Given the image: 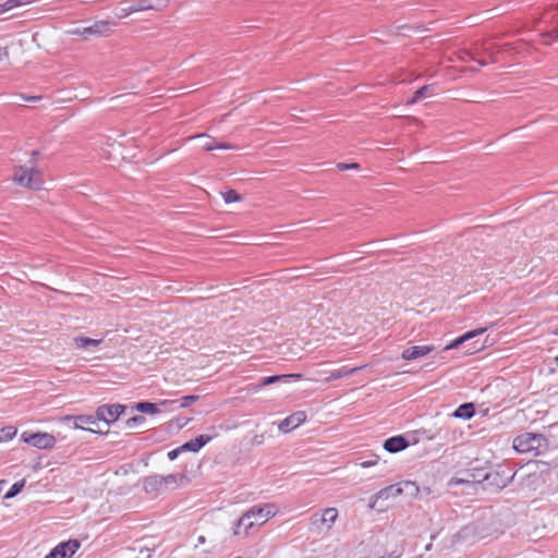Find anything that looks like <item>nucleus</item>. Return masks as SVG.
Returning a JSON list of instances; mask_svg holds the SVG:
<instances>
[{
  "instance_id": "obj_5",
  "label": "nucleus",
  "mask_w": 558,
  "mask_h": 558,
  "mask_svg": "<svg viewBox=\"0 0 558 558\" xmlns=\"http://www.w3.org/2000/svg\"><path fill=\"white\" fill-rule=\"evenodd\" d=\"M64 420L72 421L74 428L76 429H84L96 434H107V430H102L99 427V418L97 417V413H95V415H68Z\"/></svg>"
},
{
  "instance_id": "obj_10",
  "label": "nucleus",
  "mask_w": 558,
  "mask_h": 558,
  "mask_svg": "<svg viewBox=\"0 0 558 558\" xmlns=\"http://www.w3.org/2000/svg\"><path fill=\"white\" fill-rule=\"evenodd\" d=\"M111 32L110 22L97 21L90 26L82 27V37L89 39L93 36H106Z\"/></svg>"
},
{
  "instance_id": "obj_28",
  "label": "nucleus",
  "mask_w": 558,
  "mask_h": 558,
  "mask_svg": "<svg viewBox=\"0 0 558 558\" xmlns=\"http://www.w3.org/2000/svg\"><path fill=\"white\" fill-rule=\"evenodd\" d=\"M25 486V480H21L19 482H15L10 489L5 493L4 498L10 499L15 497L17 494H20Z\"/></svg>"
},
{
  "instance_id": "obj_24",
  "label": "nucleus",
  "mask_w": 558,
  "mask_h": 558,
  "mask_svg": "<svg viewBox=\"0 0 558 558\" xmlns=\"http://www.w3.org/2000/svg\"><path fill=\"white\" fill-rule=\"evenodd\" d=\"M161 480H162V485L165 487H168V486L175 487L179 482H182L185 480V475H183V474H169L166 476L161 475Z\"/></svg>"
},
{
  "instance_id": "obj_16",
  "label": "nucleus",
  "mask_w": 558,
  "mask_h": 558,
  "mask_svg": "<svg viewBox=\"0 0 558 558\" xmlns=\"http://www.w3.org/2000/svg\"><path fill=\"white\" fill-rule=\"evenodd\" d=\"M211 439H213V436L199 435V436L195 437L194 439H191V440L184 442L182 446H180V450H182V452H185V451L198 452Z\"/></svg>"
},
{
  "instance_id": "obj_41",
  "label": "nucleus",
  "mask_w": 558,
  "mask_h": 558,
  "mask_svg": "<svg viewBox=\"0 0 558 558\" xmlns=\"http://www.w3.org/2000/svg\"><path fill=\"white\" fill-rule=\"evenodd\" d=\"M69 33L72 34V35H77V36L82 37V27L73 28Z\"/></svg>"
},
{
  "instance_id": "obj_6",
  "label": "nucleus",
  "mask_w": 558,
  "mask_h": 558,
  "mask_svg": "<svg viewBox=\"0 0 558 558\" xmlns=\"http://www.w3.org/2000/svg\"><path fill=\"white\" fill-rule=\"evenodd\" d=\"M126 405L120 403L113 404H102L97 408L96 413L99 422H104L107 432L109 430V425L116 422L126 410Z\"/></svg>"
},
{
  "instance_id": "obj_35",
  "label": "nucleus",
  "mask_w": 558,
  "mask_h": 558,
  "mask_svg": "<svg viewBox=\"0 0 558 558\" xmlns=\"http://www.w3.org/2000/svg\"><path fill=\"white\" fill-rule=\"evenodd\" d=\"M337 168L341 171L349 170V169H359L360 163H357V162H351V163L340 162L337 165Z\"/></svg>"
},
{
  "instance_id": "obj_9",
  "label": "nucleus",
  "mask_w": 558,
  "mask_h": 558,
  "mask_svg": "<svg viewBox=\"0 0 558 558\" xmlns=\"http://www.w3.org/2000/svg\"><path fill=\"white\" fill-rule=\"evenodd\" d=\"M81 543L77 539H69L57 545L45 558H65L74 555L80 548Z\"/></svg>"
},
{
  "instance_id": "obj_1",
  "label": "nucleus",
  "mask_w": 558,
  "mask_h": 558,
  "mask_svg": "<svg viewBox=\"0 0 558 558\" xmlns=\"http://www.w3.org/2000/svg\"><path fill=\"white\" fill-rule=\"evenodd\" d=\"M481 476H482L481 478H476V476L473 474L472 475L473 480L459 478L456 481V483L457 484H464V483L481 484V483H483L485 489L490 488L493 490H500V489L505 488L506 486H508V484L513 481V478L515 476V472H512L511 469H509L508 466L498 465V468L496 470L486 472L485 474H483Z\"/></svg>"
},
{
  "instance_id": "obj_31",
  "label": "nucleus",
  "mask_w": 558,
  "mask_h": 558,
  "mask_svg": "<svg viewBox=\"0 0 558 558\" xmlns=\"http://www.w3.org/2000/svg\"><path fill=\"white\" fill-rule=\"evenodd\" d=\"M199 399L198 396L196 395H189V396H184L183 398H181L180 400H177L178 403H175L174 405L177 408H187L190 407L192 403L196 402L197 400Z\"/></svg>"
},
{
  "instance_id": "obj_8",
  "label": "nucleus",
  "mask_w": 558,
  "mask_h": 558,
  "mask_svg": "<svg viewBox=\"0 0 558 558\" xmlns=\"http://www.w3.org/2000/svg\"><path fill=\"white\" fill-rule=\"evenodd\" d=\"M401 495V488H399L398 484H393L387 486L379 492H377L369 500V508L372 509H384L383 505H379L380 501L388 500L390 498H396Z\"/></svg>"
},
{
  "instance_id": "obj_32",
  "label": "nucleus",
  "mask_w": 558,
  "mask_h": 558,
  "mask_svg": "<svg viewBox=\"0 0 558 558\" xmlns=\"http://www.w3.org/2000/svg\"><path fill=\"white\" fill-rule=\"evenodd\" d=\"M429 88H430V85H424L421 88H418L414 93V95H413L412 99L409 101V104H415V102L420 101L421 99H423L424 97H426Z\"/></svg>"
},
{
  "instance_id": "obj_14",
  "label": "nucleus",
  "mask_w": 558,
  "mask_h": 558,
  "mask_svg": "<svg viewBox=\"0 0 558 558\" xmlns=\"http://www.w3.org/2000/svg\"><path fill=\"white\" fill-rule=\"evenodd\" d=\"M136 12L155 10L160 11L168 7L169 0H132Z\"/></svg>"
},
{
  "instance_id": "obj_37",
  "label": "nucleus",
  "mask_w": 558,
  "mask_h": 558,
  "mask_svg": "<svg viewBox=\"0 0 558 558\" xmlns=\"http://www.w3.org/2000/svg\"><path fill=\"white\" fill-rule=\"evenodd\" d=\"M542 36L544 38H549V39H553V40H558V22H557V26L554 29H551V31H549L547 33H543Z\"/></svg>"
},
{
  "instance_id": "obj_27",
  "label": "nucleus",
  "mask_w": 558,
  "mask_h": 558,
  "mask_svg": "<svg viewBox=\"0 0 558 558\" xmlns=\"http://www.w3.org/2000/svg\"><path fill=\"white\" fill-rule=\"evenodd\" d=\"M357 369H359L357 367H353V368L342 367V368L332 371L328 377V380H335V379H339V378H342L345 376H350V375L354 374Z\"/></svg>"
},
{
  "instance_id": "obj_39",
  "label": "nucleus",
  "mask_w": 558,
  "mask_h": 558,
  "mask_svg": "<svg viewBox=\"0 0 558 558\" xmlns=\"http://www.w3.org/2000/svg\"><path fill=\"white\" fill-rule=\"evenodd\" d=\"M181 452H182V450H180V447H178V448H175V449H173V450L168 452V459L170 461H173V460H175L179 457V454Z\"/></svg>"
},
{
  "instance_id": "obj_33",
  "label": "nucleus",
  "mask_w": 558,
  "mask_h": 558,
  "mask_svg": "<svg viewBox=\"0 0 558 558\" xmlns=\"http://www.w3.org/2000/svg\"><path fill=\"white\" fill-rule=\"evenodd\" d=\"M146 418L143 415H135L126 420L125 425L128 428H133L137 425L145 423Z\"/></svg>"
},
{
  "instance_id": "obj_44",
  "label": "nucleus",
  "mask_w": 558,
  "mask_h": 558,
  "mask_svg": "<svg viewBox=\"0 0 558 558\" xmlns=\"http://www.w3.org/2000/svg\"><path fill=\"white\" fill-rule=\"evenodd\" d=\"M475 61H476L480 65H482V66H484V65H486V64L488 63V62H487L486 60H484V59H476Z\"/></svg>"
},
{
  "instance_id": "obj_36",
  "label": "nucleus",
  "mask_w": 558,
  "mask_h": 558,
  "mask_svg": "<svg viewBox=\"0 0 558 558\" xmlns=\"http://www.w3.org/2000/svg\"><path fill=\"white\" fill-rule=\"evenodd\" d=\"M482 51L483 53H486L488 56H492V62H495V53L498 51V48L497 47H486V46H482Z\"/></svg>"
},
{
  "instance_id": "obj_29",
  "label": "nucleus",
  "mask_w": 558,
  "mask_h": 558,
  "mask_svg": "<svg viewBox=\"0 0 558 558\" xmlns=\"http://www.w3.org/2000/svg\"><path fill=\"white\" fill-rule=\"evenodd\" d=\"M16 428L14 426H5L0 429V442L8 441L16 435Z\"/></svg>"
},
{
  "instance_id": "obj_30",
  "label": "nucleus",
  "mask_w": 558,
  "mask_h": 558,
  "mask_svg": "<svg viewBox=\"0 0 558 558\" xmlns=\"http://www.w3.org/2000/svg\"><path fill=\"white\" fill-rule=\"evenodd\" d=\"M222 198L226 203L240 202L242 196L235 190H227L226 192H221Z\"/></svg>"
},
{
  "instance_id": "obj_15",
  "label": "nucleus",
  "mask_w": 558,
  "mask_h": 558,
  "mask_svg": "<svg viewBox=\"0 0 558 558\" xmlns=\"http://www.w3.org/2000/svg\"><path fill=\"white\" fill-rule=\"evenodd\" d=\"M432 351H434L433 345H414L403 350L401 356L403 360L411 361L425 356Z\"/></svg>"
},
{
  "instance_id": "obj_40",
  "label": "nucleus",
  "mask_w": 558,
  "mask_h": 558,
  "mask_svg": "<svg viewBox=\"0 0 558 558\" xmlns=\"http://www.w3.org/2000/svg\"><path fill=\"white\" fill-rule=\"evenodd\" d=\"M465 57L462 58L463 61H475L476 57L472 52H465Z\"/></svg>"
},
{
  "instance_id": "obj_3",
  "label": "nucleus",
  "mask_w": 558,
  "mask_h": 558,
  "mask_svg": "<svg viewBox=\"0 0 558 558\" xmlns=\"http://www.w3.org/2000/svg\"><path fill=\"white\" fill-rule=\"evenodd\" d=\"M513 449L519 453L539 456L548 449V440L542 434L524 433L513 439Z\"/></svg>"
},
{
  "instance_id": "obj_43",
  "label": "nucleus",
  "mask_w": 558,
  "mask_h": 558,
  "mask_svg": "<svg viewBox=\"0 0 558 558\" xmlns=\"http://www.w3.org/2000/svg\"><path fill=\"white\" fill-rule=\"evenodd\" d=\"M2 57H8V49L7 48H0V60Z\"/></svg>"
},
{
  "instance_id": "obj_34",
  "label": "nucleus",
  "mask_w": 558,
  "mask_h": 558,
  "mask_svg": "<svg viewBox=\"0 0 558 558\" xmlns=\"http://www.w3.org/2000/svg\"><path fill=\"white\" fill-rule=\"evenodd\" d=\"M379 457L377 454H373L372 459L364 460L360 462V465L362 468H371L373 465H376L378 463Z\"/></svg>"
},
{
  "instance_id": "obj_12",
  "label": "nucleus",
  "mask_w": 558,
  "mask_h": 558,
  "mask_svg": "<svg viewBox=\"0 0 558 558\" xmlns=\"http://www.w3.org/2000/svg\"><path fill=\"white\" fill-rule=\"evenodd\" d=\"M175 403H178L177 400H162L159 403L141 401L135 404V409L142 413L157 414L160 412V407H163V408L173 407V404H175Z\"/></svg>"
},
{
  "instance_id": "obj_11",
  "label": "nucleus",
  "mask_w": 558,
  "mask_h": 558,
  "mask_svg": "<svg viewBox=\"0 0 558 558\" xmlns=\"http://www.w3.org/2000/svg\"><path fill=\"white\" fill-rule=\"evenodd\" d=\"M410 446L409 439L403 435H397L387 438L384 444L383 448L388 451L389 453H397L404 449H407Z\"/></svg>"
},
{
  "instance_id": "obj_42",
  "label": "nucleus",
  "mask_w": 558,
  "mask_h": 558,
  "mask_svg": "<svg viewBox=\"0 0 558 558\" xmlns=\"http://www.w3.org/2000/svg\"><path fill=\"white\" fill-rule=\"evenodd\" d=\"M40 98H41L40 96L24 97V99L27 100V101H37Z\"/></svg>"
},
{
  "instance_id": "obj_2",
  "label": "nucleus",
  "mask_w": 558,
  "mask_h": 558,
  "mask_svg": "<svg viewBox=\"0 0 558 558\" xmlns=\"http://www.w3.org/2000/svg\"><path fill=\"white\" fill-rule=\"evenodd\" d=\"M277 512V508L274 504H265L262 506H254L247 510L236 523L233 534L240 535V527H244L245 534L255 524H264L268 519L272 518Z\"/></svg>"
},
{
  "instance_id": "obj_21",
  "label": "nucleus",
  "mask_w": 558,
  "mask_h": 558,
  "mask_svg": "<svg viewBox=\"0 0 558 558\" xmlns=\"http://www.w3.org/2000/svg\"><path fill=\"white\" fill-rule=\"evenodd\" d=\"M135 12L136 9L134 8L132 0H129L121 2V4L114 9L113 14L118 19H124Z\"/></svg>"
},
{
  "instance_id": "obj_38",
  "label": "nucleus",
  "mask_w": 558,
  "mask_h": 558,
  "mask_svg": "<svg viewBox=\"0 0 558 558\" xmlns=\"http://www.w3.org/2000/svg\"><path fill=\"white\" fill-rule=\"evenodd\" d=\"M484 347H485L484 342L478 343V341H475L472 343V347L466 350V352L474 353V352L481 351L482 349H484Z\"/></svg>"
},
{
  "instance_id": "obj_7",
  "label": "nucleus",
  "mask_w": 558,
  "mask_h": 558,
  "mask_svg": "<svg viewBox=\"0 0 558 558\" xmlns=\"http://www.w3.org/2000/svg\"><path fill=\"white\" fill-rule=\"evenodd\" d=\"M21 439L38 449H50L56 445V437L49 433L24 432L21 435Z\"/></svg>"
},
{
  "instance_id": "obj_26",
  "label": "nucleus",
  "mask_w": 558,
  "mask_h": 558,
  "mask_svg": "<svg viewBox=\"0 0 558 558\" xmlns=\"http://www.w3.org/2000/svg\"><path fill=\"white\" fill-rule=\"evenodd\" d=\"M292 377H300V375H296V374H287V375H272V376H267V377H264L262 379V386H268V385H271L274 383H277V381H280V380H288Z\"/></svg>"
},
{
  "instance_id": "obj_4",
  "label": "nucleus",
  "mask_w": 558,
  "mask_h": 558,
  "mask_svg": "<svg viewBox=\"0 0 558 558\" xmlns=\"http://www.w3.org/2000/svg\"><path fill=\"white\" fill-rule=\"evenodd\" d=\"M39 156L38 150L32 151V166L26 168L24 166H20L15 169L14 172V181L24 187H28L32 190H39L43 185L41 173L38 169H36L35 158Z\"/></svg>"
},
{
  "instance_id": "obj_20",
  "label": "nucleus",
  "mask_w": 558,
  "mask_h": 558,
  "mask_svg": "<svg viewBox=\"0 0 558 558\" xmlns=\"http://www.w3.org/2000/svg\"><path fill=\"white\" fill-rule=\"evenodd\" d=\"M475 414V407L472 402L459 405L453 412V416L462 420H470Z\"/></svg>"
},
{
  "instance_id": "obj_46",
  "label": "nucleus",
  "mask_w": 558,
  "mask_h": 558,
  "mask_svg": "<svg viewBox=\"0 0 558 558\" xmlns=\"http://www.w3.org/2000/svg\"><path fill=\"white\" fill-rule=\"evenodd\" d=\"M554 333L558 336V328L554 331Z\"/></svg>"
},
{
  "instance_id": "obj_22",
  "label": "nucleus",
  "mask_w": 558,
  "mask_h": 558,
  "mask_svg": "<svg viewBox=\"0 0 558 558\" xmlns=\"http://www.w3.org/2000/svg\"><path fill=\"white\" fill-rule=\"evenodd\" d=\"M73 341L77 349H87L90 345L97 347L102 342L101 339H93L88 337H75Z\"/></svg>"
},
{
  "instance_id": "obj_13",
  "label": "nucleus",
  "mask_w": 558,
  "mask_h": 558,
  "mask_svg": "<svg viewBox=\"0 0 558 558\" xmlns=\"http://www.w3.org/2000/svg\"><path fill=\"white\" fill-rule=\"evenodd\" d=\"M306 420V413L304 411H298L282 420L279 424V429L282 433H288L298 426H300L302 423H304Z\"/></svg>"
},
{
  "instance_id": "obj_45",
  "label": "nucleus",
  "mask_w": 558,
  "mask_h": 558,
  "mask_svg": "<svg viewBox=\"0 0 558 558\" xmlns=\"http://www.w3.org/2000/svg\"><path fill=\"white\" fill-rule=\"evenodd\" d=\"M197 541L199 544H204L206 539H205V536L201 535V536H198Z\"/></svg>"
},
{
  "instance_id": "obj_18",
  "label": "nucleus",
  "mask_w": 558,
  "mask_h": 558,
  "mask_svg": "<svg viewBox=\"0 0 558 558\" xmlns=\"http://www.w3.org/2000/svg\"><path fill=\"white\" fill-rule=\"evenodd\" d=\"M198 138H203L204 140V143L202 144V147L207 150V151H210V150H214L216 148L218 149H232L234 148V146L230 143H226V142H217L215 138H211L205 134H201L197 136Z\"/></svg>"
},
{
  "instance_id": "obj_19",
  "label": "nucleus",
  "mask_w": 558,
  "mask_h": 558,
  "mask_svg": "<svg viewBox=\"0 0 558 558\" xmlns=\"http://www.w3.org/2000/svg\"><path fill=\"white\" fill-rule=\"evenodd\" d=\"M162 487L161 475H150L144 478L143 488L147 494H157Z\"/></svg>"
},
{
  "instance_id": "obj_17",
  "label": "nucleus",
  "mask_w": 558,
  "mask_h": 558,
  "mask_svg": "<svg viewBox=\"0 0 558 558\" xmlns=\"http://www.w3.org/2000/svg\"><path fill=\"white\" fill-rule=\"evenodd\" d=\"M485 331H486V328H477V329L468 331V332L463 333L462 336L452 340L449 344H447L445 347V350L456 349V348L460 347L461 344H463L464 342H466L480 335H483Z\"/></svg>"
},
{
  "instance_id": "obj_23",
  "label": "nucleus",
  "mask_w": 558,
  "mask_h": 558,
  "mask_svg": "<svg viewBox=\"0 0 558 558\" xmlns=\"http://www.w3.org/2000/svg\"><path fill=\"white\" fill-rule=\"evenodd\" d=\"M338 517V511L337 509L335 508H327L324 510L322 517H320V522L324 524V523H327V527L330 529L331 525L335 523L336 519Z\"/></svg>"
},
{
  "instance_id": "obj_25",
  "label": "nucleus",
  "mask_w": 558,
  "mask_h": 558,
  "mask_svg": "<svg viewBox=\"0 0 558 558\" xmlns=\"http://www.w3.org/2000/svg\"><path fill=\"white\" fill-rule=\"evenodd\" d=\"M398 485L401 488V495L415 496L418 493V487L414 482L405 481Z\"/></svg>"
}]
</instances>
